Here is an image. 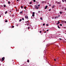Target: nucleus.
Segmentation results:
<instances>
[{
	"mask_svg": "<svg viewBox=\"0 0 66 66\" xmlns=\"http://www.w3.org/2000/svg\"><path fill=\"white\" fill-rule=\"evenodd\" d=\"M35 9H39V7H38V6L36 5L35 6Z\"/></svg>",
	"mask_w": 66,
	"mask_h": 66,
	"instance_id": "obj_1",
	"label": "nucleus"
},
{
	"mask_svg": "<svg viewBox=\"0 0 66 66\" xmlns=\"http://www.w3.org/2000/svg\"><path fill=\"white\" fill-rule=\"evenodd\" d=\"M25 18H26V19H28V16H25Z\"/></svg>",
	"mask_w": 66,
	"mask_h": 66,
	"instance_id": "obj_2",
	"label": "nucleus"
},
{
	"mask_svg": "<svg viewBox=\"0 0 66 66\" xmlns=\"http://www.w3.org/2000/svg\"><path fill=\"white\" fill-rule=\"evenodd\" d=\"M2 61H3L4 60V57H3L2 58Z\"/></svg>",
	"mask_w": 66,
	"mask_h": 66,
	"instance_id": "obj_3",
	"label": "nucleus"
},
{
	"mask_svg": "<svg viewBox=\"0 0 66 66\" xmlns=\"http://www.w3.org/2000/svg\"><path fill=\"white\" fill-rule=\"evenodd\" d=\"M47 7H48V6H47V5L46 6L45 8V9H47Z\"/></svg>",
	"mask_w": 66,
	"mask_h": 66,
	"instance_id": "obj_4",
	"label": "nucleus"
},
{
	"mask_svg": "<svg viewBox=\"0 0 66 66\" xmlns=\"http://www.w3.org/2000/svg\"><path fill=\"white\" fill-rule=\"evenodd\" d=\"M57 4H61V2H59L58 3H57Z\"/></svg>",
	"mask_w": 66,
	"mask_h": 66,
	"instance_id": "obj_5",
	"label": "nucleus"
},
{
	"mask_svg": "<svg viewBox=\"0 0 66 66\" xmlns=\"http://www.w3.org/2000/svg\"><path fill=\"white\" fill-rule=\"evenodd\" d=\"M20 14H22V11H21L20 12Z\"/></svg>",
	"mask_w": 66,
	"mask_h": 66,
	"instance_id": "obj_6",
	"label": "nucleus"
},
{
	"mask_svg": "<svg viewBox=\"0 0 66 66\" xmlns=\"http://www.w3.org/2000/svg\"><path fill=\"white\" fill-rule=\"evenodd\" d=\"M57 18H58V16H56L55 17V19Z\"/></svg>",
	"mask_w": 66,
	"mask_h": 66,
	"instance_id": "obj_7",
	"label": "nucleus"
},
{
	"mask_svg": "<svg viewBox=\"0 0 66 66\" xmlns=\"http://www.w3.org/2000/svg\"><path fill=\"white\" fill-rule=\"evenodd\" d=\"M21 20H22V19H20V20H19V21L20 22V21H21Z\"/></svg>",
	"mask_w": 66,
	"mask_h": 66,
	"instance_id": "obj_8",
	"label": "nucleus"
},
{
	"mask_svg": "<svg viewBox=\"0 0 66 66\" xmlns=\"http://www.w3.org/2000/svg\"><path fill=\"white\" fill-rule=\"evenodd\" d=\"M8 4H10V2L9 1V2H8Z\"/></svg>",
	"mask_w": 66,
	"mask_h": 66,
	"instance_id": "obj_9",
	"label": "nucleus"
},
{
	"mask_svg": "<svg viewBox=\"0 0 66 66\" xmlns=\"http://www.w3.org/2000/svg\"><path fill=\"white\" fill-rule=\"evenodd\" d=\"M40 19L41 20H43V18L42 17H40Z\"/></svg>",
	"mask_w": 66,
	"mask_h": 66,
	"instance_id": "obj_10",
	"label": "nucleus"
},
{
	"mask_svg": "<svg viewBox=\"0 0 66 66\" xmlns=\"http://www.w3.org/2000/svg\"><path fill=\"white\" fill-rule=\"evenodd\" d=\"M57 27H58V28H59V29H60V27H59V26H58Z\"/></svg>",
	"mask_w": 66,
	"mask_h": 66,
	"instance_id": "obj_11",
	"label": "nucleus"
},
{
	"mask_svg": "<svg viewBox=\"0 0 66 66\" xmlns=\"http://www.w3.org/2000/svg\"><path fill=\"white\" fill-rule=\"evenodd\" d=\"M35 15H34V14H32V16H33V17H34V16Z\"/></svg>",
	"mask_w": 66,
	"mask_h": 66,
	"instance_id": "obj_12",
	"label": "nucleus"
},
{
	"mask_svg": "<svg viewBox=\"0 0 66 66\" xmlns=\"http://www.w3.org/2000/svg\"><path fill=\"white\" fill-rule=\"evenodd\" d=\"M21 7V9H23V6H22Z\"/></svg>",
	"mask_w": 66,
	"mask_h": 66,
	"instance_id": "obj_13",
	"label": "nucleus"
},
{
	"mask_svg": "<svg viewBox=\"0 0 66 66\" xmlns=\"http://www.w3.org/2000/svg\"><path fill=\"white\" fill-rule=\"evenodd\" d=\"M60 23V21H58V24H59V23Z\"/></svg>",
	"mask_w": 66,
	"mask_h": 66,
	"instance_id": "obj_14",
	"label": "nucleus"
},
{
	"mask_svg": "<svg viewBox=\"0 0 66 66\" xmlns=\"http://www.w3.org/2000/svg\"><path fill=\"white\" fill-rule=\"evenodd\" d=\"M27 62H28V63H29V60H28L27 61Z\"/></svg>",
	"mask_w": 66,
	"mask_h": 66,
	"instance_id": "obj_15",
	"label": "nucleus"
},
{
	"mask_svg": "<svg viewBox=\"0 0 66 66\" xmlns=\"http://www.w3.org/2000/svg\"><path fill=\"white\" fill-rule=\"evenodd\" d=\"M52 8H54V6H52Z\"/></svg>",
	"mask_w": 66,
	"mask_h": 66,
	"instance_id": "obj_16",
	"label": "nucleus"
},
{
	"mask_svg": "<svg viewBox=\"0 0 66 66\" xmlns=\"http://www.w3.org/2000/svg\"><path fill=\"white\" fill-rule=\"evenodd\" d=\"M24 9H26V6H25L24 7Z\"/></svg>",
	"mask_w": 66,
	"mask_h": 66,
	"instance_id": "obj_17",
	"label": "nucleus"
},
{
	"mask_svg": "<svg viewBox=\"0 0 66 66\" xmlns=\"http://www.w3.org/2000/svg\"><path fill=\"white\" fill-rule=\"evenodd\" d=\"M7 13V11H6L5 13V14H6V13Z\"/></svg>",
	"mask_w": 66,
	"mask_h": 66,
	"instance_id": "obj_18",
	"label": "nucleus"
},
{
	"mask_svg": "<svg viewBox=\"0 0 66 66\" xmlns=\"http://www.w3.org/2000/svg\"><path fill=\"white\" fill-rule=\"evenodd\" d=\"M42 3H44V1H42Z\"/></svg>",
	"mask_w": 66,
	"mask_h": 66,
	"instance_id": "obj_19",
	"label": "nucleus"
},
{
	"mask_svg": "<svg viewBox=\"0 0 66 66\" xmlns=\"http://www.w3.org/2000/svg\"><path fill=\"white\" fill-rule=\"evenodd\" d=\"M29 4H32V2H30V3H29Z\"/></svg>",
	"mask_w": 66,
	"mask_h": 66,
	"instance_id": "obj_20",
	"label": "nucleus"
},
{
	"mask_svg": "<svg viewBox=\"0 0 66 66\" xmlns=\"http://www.w3.org/2000/svg\"><path fill=\"white\" fill-rule=\"evenodd\" d=\"M4 7H6V5H4Z\"/></svg>",
	"mask_w": 66,
	"mask_h": 66,
	"instance_id": "obj_21",
	"label": "nucleus"
},
{
	"mask_svg": "<svg viewBox=\"0 0 66 66\" xmlns=\"http://www.w3.org/2000/svg\"><path fill=\"white\" fill-rule=\"evenodd\" d=\"M60 14H62V12H60Z\"/></svg>",
	"mask_w": 66,
	"mask_h": 66,
	"instance_id": "obj_22",
	"label": "nucleus"
},
{
	"mask_svg": "<svg viewBox=\"0 0 66 66\" xmlns=\"http://www.w3.org/2000/svg\"><path fill=\"white\" fill-rule=\"evenodd\" d=\"M33 1L34 2H35L36 1H35V0H34Z\"/></svg>",
	"mask_w": 66,
	"mask_h": 66,
	"instance_id": "obj_23",
	"label": "nucleus"
},
{
	"mask_svg": "<svg viewBox=\"0 0 66 66\" xmlns=\"http://www.w3.org/2000/svg\"><path fill=\"white\" fill-rule=\"evenodd\" d=\"M38 7L40 6V5H39V4L38 5Z\"/></svg>",
	"mask_w": 66,
	"mask_h": 66,
	"instance_id": "obj_24",
	"label": "nucleus"
},
{
	"mask_svg": "<svg viewBox=\"0 0 66 66\" xmlns=\"http://www.w3.org/2000/svg\"><path fill=\"white\" fill-rule=\"evenodd\" d=\"M60 26H62V24H60Z\"/></svg>",
	"mask_w": 66,
	"mask_h": 66,
	"instance_id": "obj_25",
	"label": "nucleus"
},
{
	"mask_svg": "<svg viewBox=\"0 0 66 66\" xmlns=\"http://www.w3.org/2000/svg\"><path fill=\"white\" fill-rule=\"evenodd\" d=\"M16 1H20V0H16Z\"/></svg>",
	"mask_w": 66,
	"mask_h": 66,
	"instance_id": "obj_26",
	"label": "nucleus"
},
{
	"mask_svg": "<svg viewBox=\"0 0 66 66\" xmlns=\"http://www.w3.org/2000/svg\"><path fill=\"white\" fill-rule=\"evenodd\" d=\"M62 2H64V0H62Z\"/></svg>",
	"mask_w": 66,
	"mask_h": 66,
	"instance_id": "obj_27",
	"label": "nucleus"
},
{
	"mask_svg": "<svg viewBox=\"0 0 66 66\" xmlns=\"http://www.w3.org/2000/svg\"><path fill=\"white\" fill-rule=\"evenodd\" d=\"M32 14H35V12H33L32 13Z\"/></svg>",
	"mask_w": 66,
	"mask_h": 66,
	"instance_id": "obj_28",
	"label": "nucleus"
},
{
	"mask_svg": "<svg viewBox=\"0 0 66 66\" xmlns=\"http://www.w3.org/2000/svg\"><path fill=\"white\" fill-rule=\"evenodd\" d=\"M49 6H51V4H50L49 5Z\"/></svg>",
	"mask_w": 66,
	"mask_h": 66,
	"instance_id": "obj_29",
	"label": "nucleus"
},
{
	"mask_svg": "<svg viewBox=\"0 0 66 66\" xmlns=\"http://www.w3.org/2000/svg\"><path fill=\"white\" fill-rule=\"evenodd\" d=\"M22 20H24V18H22Z\"/></svg>",
	"mask_w": 66,
	"mask_h": 66,
	"instance_id": "obj_30",
	"label": "nucleus"
},
{
	"mask_svg": "<svg viewBox=\"0 0 66 66\" xmlns=\"http://www.w3.org/2000/svg\"><path fill=\"white\" fill-rule=\"evenodd\" d=\"M45 25V23H44V24H43V26H44V25Z\"/></svg>",
	"mask_w": 66,
	"mask_h": 66,
	"instance_id": "obj_31",
	"label": "nucleus"
},
{
	"mask_svg": "<svg viewBox=\"0 0 66 66\" xmlns=\"http://www.w3.org/2000/svg\"><path fill=\"white\" fill-rule=\"evenodd\" d=\"M46 26H49V25H48V24H46Z\"/></svg>",
	"mask_w": 66,
	"mask_h": 66,
	"instance_id": "obj_32",
	"label": "nucleus"
},
{
	"mask_svg": "<svg viewBox=\"0 0 66 66\" xmlns=\"http://www.w3.org/2000/svg\"><path fill=\"white\" fill-rule=\"evenodd\" d=\"M7 20H6V21H5V22H7Z\"/></svg>",
	"mask_w": 66,
	"mask_h": 66,
	"instance_id": "obj_33",
	"label": "nucleus"
},
{
	"mask_svg": "<svg viewBox=\"0 0 66 66\" xmlns=\"http://www.w3.org/2000/svg\"><path fill=\"white\" fill-rule=\"evenodd\" d=\"M12 27L13 28H14V26H12Z\"/></svg>",
	"mask_w": 66,
	"mask_h": 66,
	"instance_id": "obj_34",
	"label": "nucleus"
},
{
	"mask_svg": "<svg viewBox=\"0 0 66 66\" xmlns=\"http://www.w3.org/2000/svg\"><path fill=\"white\" fill-rule=\"evenodd\" d=\"M39 32H40V33H42V31H40Z\"/></svg>",
	"mask_w": 66,
	"mask_h": 66,
	"instance_id": "obj_35",
	"label": "nucleus"
},
{
	"mask_svg": "<svg viewBox=\"0 0 66 66\" xmlns=\"http://www.w3.org/2000/svg\"><path fill=\"white\" fill-rule=\"evenodd\" d=\"M28 29H30V27H28Z\"/></svg>",
	"mask_w": 66,
	"mask_h": 66,
	"instance_id": "obj_36",
	"label": "nucleus"
},
{
	"mask_svg": "<svg viewBox=\"0 0 66 66\" xmlns=\"http://www.w3.org/2000/svg\"><path fill=\"white\" fill-rule=\"evenodd\" d=\"M59 39H60V40H62V39H61V38H59Z\"/></svg>",
	"mask_w": 66,
	"mask_h": 66,
	"instance_id": "obj_37",
	"label": "nucleus"
},
{
	"mask_svg": "<svg viewBox=\"0 0 66 66\" xmlns=\"http://www.w3.org/2000/svg\"><path fill=\"white\" fill-rule=\"evenodd\" d=\"M27 22H28V23L29 24V22H28V21H27Z\"/></svg>",
	"mask_w": 66,
	"mask_h": 66,
	"instance_id": "obj_38",
	"label": "nucleus"
},
{
	"mask_svg": "<svg viewBox=\"0 0 66 66\" xmlns=\"http://www.w3.org/2000/svg\"><path fill=\"white\" fill-rule=\"evenodd\" d=\"M11 12H12V11H10V13H11Z\"/></svg>",
	"mask_w": 66,
	"mask_h": 66,
	"instance_id": "obj_39",
	"label": "nucleus"
},
{
	"mask_svg": "<svg viewBox=\"0 0 66 66\" xmlns=\"http://www.w3.org/2000/svg\"><path fill=\"white\" fill-rule=\"evenodd\" d=\"M29 24H27V26H29Z\"/></svg>",
	"mask_w": 66,
	"mask_h": 66,
	"instance_id": "obj_40",
	"label": "nucleus"
},
{
	"mask_svg": "<svg viewBox=\"0 0 66 66\" xmlns=\"http://www.w3.org/2000/svg\"><path fill=\"white\" fill-rule=\"evenodd\" d=\"M58 17H60V15H59Z\"/></svg>",
	"mask_w": 66,
	"mask_h": 66,
	"instance_id": "obj_41",
	"label": "nucleus"
},
{
	"mask_svg": "<svg viewBox=\"0 0 66 66\" xmlns=\"http://www.w3.org/2000/svg\"><path fill=\"white\" fill-rule=\"evenodd\" d=\"M56 2V3H57L58 2H57L56 1V2Z\"/></svg>",
	"mask_w": 66,
	"mask_h": 66,
	"instance_id": "obj_42",
	"label": "nucleus"
},
{
	"mask_svg": "<svg viewBox=\"0 0 66 66\" xmlns=\"http://www.w3.org/2000/svg\"><path fill=\"white\" fill-rule=\"evenodd\" d=\"M55 61H56V60H55V59H54Z\"/></svg>",
	"mask_w": 66,
	"mask_h": 66,
	"instance_id": "obj_43",
	"label": "nucleus"
},
{
	"mask_svg": "<svg viewBox=\"0 0 66 66\" xmlns=\"http://www.w3.org/2000/svg\"><path fill=\"white\" fill-rule=\"evenodd\" d=\"M64 23H66V21H65L64 22Z\"/></svg>",
	"mask_w": 66,
	"mask_h": 66,
	"instance_id": "obj_44",
	"label": "nucleus"
},
{
	"mask_svg": "<svg viewBox=\"0 0 66 66\" xmlns=\"http://www.w3.org/2000/svg\"><path fill=\"white\" fill-rule=\"evenodd\" d=\"M47 4H49V3H47Z\"/></svg>",
	"mask_w": 66,
	"mask_h": 66,
	"instance_id": "obj_45",
	"label": "nucleus"
},
{
	"mask_svg": "<svg viewBox=\"0 0 66 66\" xmlns=\"http://www.w3.org/2000/svg\"><path fill=\"white\" fill-rule=\"evenodd\" d=\"M49 31V30H47V31Z\"/></svg>",
	"mask_w": 66,
	"mask_h": 66,
	"instance_id": "obj_46",
	"label": "nucleus"
},
{
	"mask_svg": "<svg viewBox=\"0 0 66 66\" xmlns=\"http://www.w3.org/2000/svg\"><path fill=\"white\" fill-rule=\"evenodd\" d=\"M64 1H65V2H66V0H64Z\"/></svg>",
	"mask_w": 66,
	"mask_h": 66,
	"instance_id": "obj_47",
	"label": "nucleus"
},
{
	"mask_svg": "<svg viewBox=\"0 0 66 66\" xmlns=\"http://www.w3.org/2000/svg\"><path fill=\"white\" fill-rule=\"evenodd\" d=\"M65 11H66V8L65 9Z\"/></svg>",
	"mask_w": 66,
	"mask_h": 66,
	"instance_id": "obj_48",
	"label": "nucleus"
},
{
	"mask_svg": "<svg viewBox=\"0 0 66 66\" xmlns=\"http://www.w3.org/2000/svg\"><path fill=\"white\" fill-rule=\"evenodd\" d=\"M56 24H58V23H57Z\"/></svg>",
	"mask_w": 66,
	"mask_h": 66,
	"instance_id": "obj_49",
	"label": "nucleus"
},
{
	"mask_svg": "<svg viewBox=\"0 0 66 66\" xmlns=\"http://www.w3.org/2000/svg\"><path fill=\"white\" fill-rule=\"evenodd\" d=\"M50 10H51L50 9L49 10V11H50Z\"/></svg>",
	"mask_w": 66,
	"mask_h": 66,
	"instance_id": "obj_50",
	"label": "nucleus"
},
{
	"mask_svg": "<svg viewBox=\"0 0 66 66\" xmlns=\"http://www.w3.org/2000/svg\"><path fill=\"white\" fill-rule=\"evenodd\" d=\"M44 33H46V32L45 31V32H44Z\"/></svg>",
	"mask_w": 66,
	"mask_h": 66,
	"instance_id": "obj_51",
	"label": "nucleus"
},
{
	"mask_svg": "<svg viewBox=\"0 0 66 66\" xmlns=\"http://www.w3.org/2000/svg\"><path fill=\"white\" fill-rule=\"evenodd\" d=\"M1 17V15H0V18Z\"/></svg>",
	"mask_w": 66,
	"mask_h": 66,
	"instance_id": "obj_52",
	"label": "nucleus"
},
{
	"mask_svg": "<svg viewBox=\"0 0 66 66\" xmlns=\"http://www.w3.org/2000/svg\"><path fill=\"white\" fill-rule=\"evenodd\" d=\"M44 31V30H43V31Z\"/></svg>",
	"mask_w": 66,
	"mask_h": 66,
	"instance_id": "obj_53",
	"label": "nucleus"
},
{
	"mask_svg": "<svg viewBox=\"0 0 66 66\" xmlns=\"http://www.w3.org/2000/svg\"><path fill=\"white\" fill-rule=\"evenodd\" d=\"M39 12V13H40V12L39 11V12Z\"/></svg>",
	"mask_w": 66,
	"mask_h": 66,
	"instance_id": "obj_54",
	"label": "nucleus"
},
{
	"mask_svg": "<svg viewBox=\"0 0 66 66\" xmlns=\"http://www.w3.org/2000/svg\"><path fill=\"white\" fill-rule=\"evenodd\" d=\"M32 16H31V18H32Z\"/></svg>",
	"mask_w": 66,
	"mask_h": 66,
	"instance_id": "obj_55",
	"label": "nucleus"
},
{
	"mask_svg": "<svg viewBox=\"0 0 66 66\" xmlns=\"http://www.w3.org/2000/svg\"><path fill=\"white\" fill-rule=\"evenodd\" d=\"M13 16L14 17V16L13 15Z\"/></svg>",
	"mask_w": 66,
	"mask_h": 66,
	"instance_id": "obj_56",
	"label": "nucleus"
},
{
	"mask_svg": "<svg viewBox=\"0 0 66 66\" xmlns=\"http://www.w3.org/2000/svg\"><path fill=\"white\" fill-rule=\"evenodd\" d=\"M25 0V1H26V0Z\"/></svg>",
	"mask_w": 66,
	"mask_h": 66,
	"instance_id": "obj_57",
	"label": "nucleus"
},
{
	"mask_svg": "<svg viewBox=\"0 0 66 66\" xmlns=\"http://www.w3.org/2000/svg\"><path fill=\"white\" fill-rule=\"evenodd\" d=\"M0 66H1V64H0Z\"/></svg>",
	"mask_w": 66,
	"mask_h": 66,
	"instance_id": "obj_58",
	"label": "nucleus"
},
{
	"mask_svg": "<svg viewBox=\"0 0 66 66\" xmlns=\"http://www.w3.org/2000/svg\"><path fill=\"white\" fill-rule=\"evenodd\" d=\"M26 10H27V9H26Z\"/></svg>",
	"mask_w": 66,
	"mask_h": 66,
	"instance_id": "obj_59",
	"label": "nucleus"
},
{
	"mask_svg": "<svg viewBox=\"0 0 66 66\" xmlns=\"http://www.w3.org/2000/svg\"><path fill=\"white\" fill-rule=\"evenodd\" d=\"M1 64L0 63V64Z\"/></svg>",
	"mask_w": 66,
	"mask_h": 66,
	"instance_id": "obj_60",
	"label": "nucleus"
},
{
	"mask_svg": "<svg viewBox=\"0 0 66 66\" xmlns=\"http://www.w3.org/2000/svg\"><path fill=\"white\" fill-rule=\"evenodd\" d=\"M25 11V10L24 11Z\"/></svg>",
	"mask_w": 66,
	"mask_h": 66,
	"instance_id": "obj_61",
	"label": "nucleus"
}]
</instances>
